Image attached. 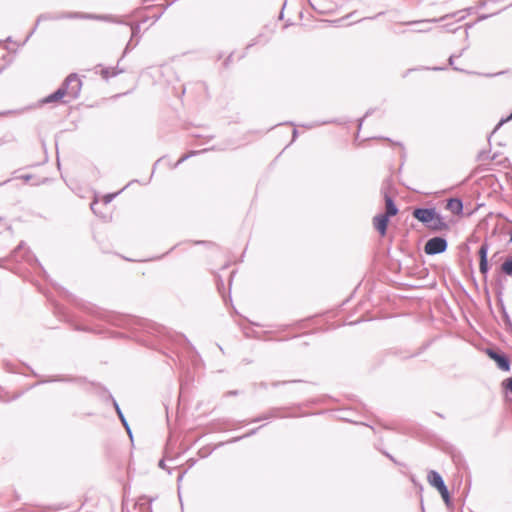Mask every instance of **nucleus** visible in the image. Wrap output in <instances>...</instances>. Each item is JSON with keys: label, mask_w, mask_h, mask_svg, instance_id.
Masks as SVG:
<instances>
[{"label": "nucleus", "mask_w": 512, "mask_h": 512, "mask_svg": "<svg viewBox=\"0 0 512 512\" xmlns=\"http://www.w3.org/2000/svg\"><path fill=\"white\" fill-rule=\"evenodd\" d=\"M82 82L76 74H70L61 85L64 88L65 95L76 99L81 91Z\"/></svg>", "instance_id": "f257e3e1"}, {"label": "nucleus", "mask_w": 512, "mask_h": 512, "mask_svg": "<svg viewBox=\"0 0 512 512\" xmlns=\"http://www.w3.org/2000/svg\"><path fill=\"white\" fill-rule=\"evenodd\" d=\"M447 247L448 244L445 238L433 237L426 242L424 251L427 255H436L445 252Z\"/></svg>", "instance_id": "f03ea898"}, {"label": "nucleus", "mask_w": 512, "mask_h": 512, "mask_svg": "<svg viewBox=\"0 0 512 512\" xmlns=\"http://www.w3.org/2000/svg\"><path fill=\"white\" fill-rule=\"evenodd\" d=\"M435 208H416L413 211V217L423 223L426 227L432 222L436 215Z\"/></svg>", "instance_id": "7ed1b4c3"}, {"label": "nucleus", "mask_w": 512, "mask_h": 512, "mask_svg": "<svg viewBox=\"0 0 512 512\" xmlns=\"http://www.w3.org/2000/svg\"><path fill=\"white\" fill-rule=\"evenodd\" d=\"M487 355L497 363L499 369L503 371H509L510 361L507 356L500 354L492 349L487 350Z\"/></svg>", "instance_id": "20e7f679"}, {"label": "nucleus", "mask_w": 512, "mask_h": 512, "mask_svg": "<svg viewBox=\"0 0 512 512\" xmlns=\"http://www.w3.org/2000/svg\"><path fill=\"white\" fill-rule=\"evenodd\" d=\"M488 250H489V246L486 242H484L481 244L479 251H478L479 258H480L479 270L483 275H486L489 270L488 260H487Z\"/></svg>", "instance_id": "39448f33"}, {"label": "nucleus", "mask_w": 512, "mask_h": 512, "mask_svg": "<svg viewBox=\"0 0 512 512\" xmlns=\"http://www.w3.org/2000/svg\"><path fill=\"white\" fill-rule=\"evenodd\" d=\"M427 228L434 232L446 231L449 230V224L439 213H436L435 217L433 218L432 222L429 223Z\"/></svg>", "instance_id": "423d86ee"}, {"label": "nucleus", "mask_w": 512, "mask_h": 512, "mask_svg": "<svg viewBox=\"0 0 512 512\" xmlns=\"http://www.w3.org/2000/svg\"><path fill=\"white\" fill-rule=\"evenodd\" d=\"M389 218L383 214H378L373 218V224L375 229L384 236L387 231Z\"/></svg>", "instance_id": "0eeeda50"}, {"label": "nucleus", "mask_w": 512, "mask_h": 512, "mask_svg": "<svg viewBox=\"0 0 512 512\" xmlns=\"http://www.w3.org/2000/svg\"><path fill=\"white\" fill-rule=\"evenodd\" d=\"M62 17L67 18H81V19H95V20H102V21H110L111 17L107 15H95V14H88V13H70L63 15Z\"/></svg>", "instance_id": "6e6552de"}, {"label": "nucleus", "mask_w": 512, "mask_h": 512, "mask_svg": "<svg viewBox=\"0 0 512 512\" xmlns=\"http://www.w3.org/2000/svg\"><path fill=\"white\" fill-rule=\"evenodd\" d=\"M428 482L430 483L431 486L435 487L437 490L443 489L445 486L442 476L434 470H431L428 473Z\"/></svg>", "instance_id": "1a4fd4ad"}, {"label": "nucleus", "mask_w": 512, "mask_h": 512, "mask_svg": "<svg viewBox=\"0 0 512 512\" xmlns=\"http://www.w3.org/2000/svg\"><path fill=\"white\" fill-rule=\"evenodd\" d=\"M467 10H459L457 12H454L452 14H447L441 18H434V19H430V20H426V21H422L421 23H429V22H440V21H444L448 18H456L457 21H462L466 18L467 16Z\"/></svg>", "instance_id": "9d476101"}, {"label": "nucleus", "mask_w": 512, "mask_h": 512, "mask_svg": "<svg viewBox=\"0 0 512 512\" xmlns=\"http://www.w3.org/2000/svg\"><path fill=\"white\" fill-rule=\"evenodd\" d=\"M446 209L455 215H460L463 211V203L459 198H451L447 201Z\"/></svg>", "instance_id": "9b49d317"}, {"label": "nucleus", "mask_w": 512, "mask_h": 512, "mask_svg": "<svg viewBox=\"0 0 512 512\" xmlns=\"http://www.w3.org/2000/svg\"><path fill=\"white\" fill-rule=\"evenodd\" d=\"M385 206H386V212L383 214L390 218L391 216H394L398 213V208L395 205L394 201L389 195H385Z\"/></svg>", "instance_id": "f8f14e48"}, {"label": "nucleus", "mask_w": 512, "mask_h": 512, "mask_svg": "<svg viewBox=\"0 0 512 512\" xmlns=\"http://www.w3.org/2000/svg\"><path fill=\"white\" fill-rule=\"evenodd\" d=\"M65 95L64 88L59 87L54 93L50 94L46 98L43 99V103H51L56 102L62 99Z\"/></svg>", "instance_id": "ddd939ff"}, {"label": "nucleus", "mask_w": 512, "mask_h": 512, "mask_svg": "<svg viewBox=\"0 0 512 512\" xmlns=\"http://www.w3.org/2000/svg\"><path fill=\"white\" fill-rule=\"evenodd\" d=\"M501 271L507 276H512V255L502 263Z\"/></svg>", "instance_id": "4468645a"}, {"label": "nucleus", "mask_w": 512, "mask_h": 512, "mask_svg": "<svg viewBox=\"0 0 512 512\" xmlns=\"http://www.w3.org/2000/svg\"><path fill=\"white\" fill-rule=\"evenodd\" d=\"M496 158H497V154L491 155L489 150H482L477 155V160L482 161V162L488 161V160H495Z\"/></svg>", "instance_id": "2eb2a0df"}, {"label": "nucleus", "mask_w": 512, "mask_h": 512, "mask_svg": "<svg viewBox=\"0 0 512 512\" xmlns=\"http://www.w3.org/2000/svg\"><path fill=\"white\" fill-rule=\"evenodd\" d=\"M114 406H115L116 411H117V414H118V416L120 417V419H121V421H122L123 425L125 426V428H126V430H127L128 434L130 435V437H132V433H131V430H130V428H129V426H128V423H127V421H126V419H125V417H124L123 413L121 412V410H120V408H119V406H118V404H117L116 402H114Z\"/></svg>", "instance_id": "dca6fc26"}, {"label": "nucleus", "mask_w": 512, "mask_h": 512, "mask_svg": "<svg viewBox=\"0 0 512 512\" xmlns=\"http://www.w3.org/2000/svg\"><path fill=\"white\" fill-rule=\"evenodd\" d=\"M205 150H202V151H191L190 153L188 154H185L183 155L179 160L178 162L176 163L175 166H178L179 164L183 163L184 161H186L188 158H190L191 156H194L200 152H204Z\"/></svg>", "instance_id": "f3484780"}, {"label": "nucleus", "mask_w": 512, "mask_h": 512, "mask_svg": "<svg viewBox=\"0 0 512 512\" xmlns=\"http://www.w3.org/2000/svg\"><path fill=\"white\" fill-rule=\"evenodd\" d=\"M117 73L118 72H116V71L110 72L109 68H103L101 70V75L104 79H108L109 77L115 76V75H117Z\"/></svg>", "instance_id": "a211bd4d"}, {"label": "nucleus", "mask_w": 512, "mask_h": 512, "mask_svg": "<svg viewBox=\"0 0 512 512\" xmlns=\"http://www.w3.org/2000/svg\"><path fill=\"white\" fill-rule=\"evenodd\" d=\"M438 491L441 494V496H442L443 500L445 501V503L448 504L450 498H449V492H448V489H447L446 485L444 486L443 489H439Z\"/></svg>", "instance_id": "6ab92c4d"}, {"label": "nucleus", "mask_w": 512, "mask_h": 512, "mask_svg": "<svg viewBox=\"0 0 512 512\" xmlns=\"http://www.w3.org/2000/svg\"><path fill=\"white\" fill-rule=\"evenodd\" d=\"M463 51H464V49L459 53V55H457V57H460V56L463 54ZM455 58H456V56H455V55H451V56L449 57V65H450V66H452V67H453V69H454V70H456V71H462V69H460V68H458V67H455V66H454V59H455Z\"/></svg>", "instance_id": "aec40b11"}, {"label": "nucleus", "mask_w": 512, "mask_h": 512, "mask_svg": "<svg viewBox=\"0 0 512 512\" xmlns=\"http://www.w3.org/2000/svg\"><path fill=\"white\" fill-rule=\"evenodd\" d=\"M443 28L447 31V32H451V33H455L457 30H458V27H452L451 24H446L443 26Z\"/></svg>", "instance_id": "412c9836"}, {"label": "nucleus", "mask_w": 512, "mask_h": 512, "mask_svg": "<svg viewBox=\"0 0 512 512\" xmlns=\"http://www.w3.org/2000/svg\"><path fill=\"white\" fill-rule=\"evenodd\" d=\"M504 384H505L506 389H507L510 393H512V377H511V378H508V379L504 382Z\"/></svg>", "instance_id": "4be33fe9"}, {"label": "nucleus", "mask_w": 512, "mask_h": 512, "mask_svg": "<svg viewBox=\"0 0 512 512\" xmlns=\"http://www.w3.org/2000/svg\"><path fill=\"white\" fill-rule=\"evenodd\" d=\"M116 194H108L104 196V202L107 204L112 201Z\"/></svg>", "instance_id": "5701e85b"}, {"label": "nucleus", "mask_w": 512, "mask_h": 512, "mask_svg": "<svg viewBox=\"0 0 512 512\" xmlns=\"http://www.w3.org/2000/svg\"><path fill=\"white\" fill-rule=\"evenodd\" d=\"M504 320H505V323L508 324V325H512L511 321H510V318L508 316V314L506 312H504Z\"/></svg>", "instance_id": "b1692460"}, {"label": "nucleus", "mask_w": 512, "mask_h": 512, "mask_svg": "<svg viewBox=\"0 0 512 512\" xmlns=\"http://www.w3.org/2000/svg\"><path fill=\"white\" fill-rule=\"evenodd\" d=\"M416 31L417 32H428V31H430V28L429 27L421 26V28L417 29Z\"/></svg>", "instance_id": "393cba45"}, {"label": "nucleus", "mask_w": 512, "mask_h": 512, "mask_svg": "<svg viewBox=\"0 0 512 512\" xmlns=\"http://www.w3.org/2000/svg\"><path fill=\"white\" fill-rule=\"evenodd\" d=\"M416 31L417 32H428V31H430V28L429 27L421 26V28L417 29Z\"/></svg>", "instance_id": "a878e982"}, {"label": "nucleus", "mask_w": 512, "mask_h": 512, "mask_svg": "<svg viewBox=\"0 0 512 512\" xmlns=\"http://www.w3.org/2000/svg\"><path fill=\"white\" fill-rule=\"evenodd\" d=\"M511 119H512V113H511V114H510L506 119H502V120L499 122L498 126L502 125L504 122L509 121V120H511Z\"/></svg>", "instance_id": "bb28decb"}, {"label": "nucleus", "mask_w": 512, "mask_h": 512, "mask_svg": "<svg viewBox=\"0 0 512 512\" xmlns=\"http://www.w3.org/2000/svg\"><path fill=\"white\" fill-rule=\"evenodd\" d=\"M131 30H132V35H136L139 31V26H135V27H131Z\"/></svg>", "instance_id": "cd10ccee"}, {"label": "nucleus", "mask_w": 512, "mask_h": 512, "mask_svg": "<svg viewBox=\"0 0 512 512\" xmlns=\"http://www.w3.org/2000/svg\"><path fill=\"white\" fill-rule=\"evenodd\" d=\"M159 467L165 469V463H164V460H160L159 461Z\"/></svg>", "instance_id": "c85d7f7f"}, {"label": "nucleus", "mask_w": 512, "mask_h": 512, "mask_svg": "<svg viewBox=\"0 0 512 512\" xmlns=\"http://www.w3.org/2000/svg\"><path fill=\"white\" fill-rule=\"evenodd\" d=\"M297 135H298L297 130L294 129L293 130V141L296 139Z\"/></svg>", "instance_id": "c756f323"}, {"label": "nucleus", "mask_w": 512, "mask_h": 512, "mask_svg": "<svg viewBox=\"0 0 512 512\" xmlns=\"http://www.w3.org/2000/svg\"><path fill=\"white\" fill-rule=\"evenodd\" d=\"M97 204V201L91 203V209L94 210V206Z\"/></svg>", "instance_id": "7c9ffc66"}, {"label": "nucleus", "mask_w": 512, "mask_h": 512, "mask_svg": "<svg viewBox=\"0 0 512 512\" xmlns=\"http://www.w3.org/2000/svg\"><path fill=\"white\" fill-rule=\"evenodd\" d=\"M22 247H23V244L21 243V244H19V246L17 247V249H22Z\"/></svg>", "instance_id": "2f4dec72"}, {"label": "nucleus", "mask_w": 512, "mask_h": 512, "mask_svg": "<svg viewBox=\"0 0 512 512\" xmlns=\"http://www.w3.org/2000/svg\"><path fill=\"white\" fill-rule=\"evenodd\" d=\"M387 456L390 458V460L395 462V460H394V458L392 456H390V455H387Z\"/></svg>", "instance_id": "473e14b6"}, {"label": "nucleus", "mask_w": 512, "mask_h": 512, "mask_svg": "<svg viewBox=\"0 0 512 512\" xmlns=\"http://www.w3.org/2000/svg\"><path fill=\"white\" fill-rule=\"evenodd\" d=\"M63 379L61 378H58V379H54L53 381H62Z\"/></svg>", "instance_id": "72a5a7b5"}, {"label": "nucleus", "mask_w": 512, "mask_h": 512, "mask_svg": "<svg viewBox=\"0 0 512 512\" xmlns=\"http://www.w3.org/2000/svg\"><path fill=\"white\" fill-rule=\"evenodd\" d=\"M269 417H270V416H264V417H262L261 419H267V418H269Z\"/></svg>", "instance_id": "f704fd0d"}, {"label": "nucleus", "mask_w": 512, "mask_h": 512, "mask_svg": "<svg viewBox=\"0 0 512 512\" xmlns=\"http://www.w3.org/2000/svg\"><path fill=\"white\" fill-rule=\"evenodd\" d=\"M510 242H512V233H511V236H510Z\"/></svg>", "instance_id": "c9c22d12"}]
</instances>
